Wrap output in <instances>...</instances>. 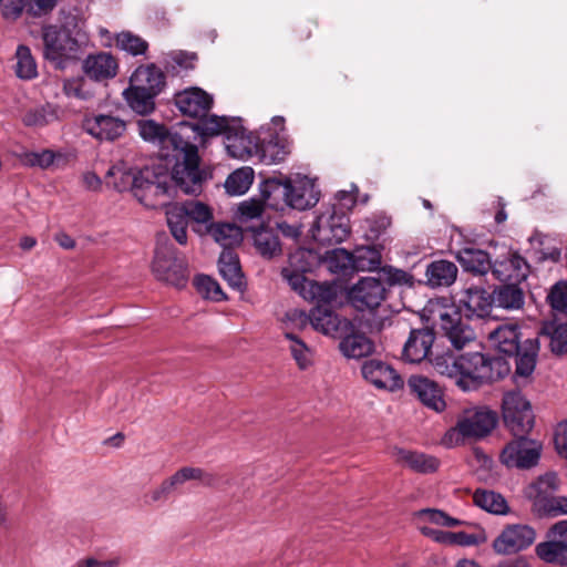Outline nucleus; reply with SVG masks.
I'll return each instance as SVG.
<instances>
[{
    "instance_id": "680f3d73",
    "label": "nucleus",
    "mask_w": 567,
    "mask_h": 567,
    "mask_svg": "<svg viewBox=\"0 0 567 567\" xmlns=\"http://www.w3.org/2000/svg\"><path fill=\"white\" fill-rule=\"evenodd\" d=\"M58 0H32L31 17L41 18L50 14L56 7Z\"/></svg>"
},
{
    "instance_id": "f704fd0d",
    "label": "nucleus",
    "mask_w": 567,
    "mask_h": 567,
    "mask_svg": "<svg viewBox=\"0 0 567 567\" xmlns=\"http://www.w3.org/2000/svg\"><path fill=\"white\" fill-rule=\"evenodd\" d=\"M340 287L334 282L312 281L307 290L306 300L317 303V307H330L339 297Z\"/></svg>"
},
{
    "instance_id": "69168bd1",
    "label": "nucleus",
    "mask_w": 567,
    "mask_h": 567,
    "mask_svg": "<svg viewBox=\"0 0 567 567\" xmlns=\"http://www.w3.org/2000/svg\"><path fill=\"white\" fill-rule=\"evenodd\" d=\"M484 538L476 534H467L464 532L453 533L452 545L472 546L482 543Z\"/></svg>"
},
{
    "instance_id": "f03ea898",
    "label": "nucleus",
    "mask_w": 567,
    "mask_h": 567,
    "mask_svg": "<svg viewBox=\"0 0 567 567\" xmlns=\"http://www.w3.org/2000/svg\"><path fill=\"white\" fill-rule=\"evenodd\" d=\"M520 327L514 321H502L487 331L491 346L506 357H515L516 370L514 380L516 384L526 382L533 374L539 342L537 338L522 340Z\"/></svg>"
},
{
    "instance_id": "79ce46f5",
    "label": "nucleus",
    "mask_w": 567,
    "mask_h": 567,
    "mask_svg": "<svg viewBox=\"0 0 567 567\" xmlns=\"http://www.w3.org/2000/svg\"><path fill=\"white\" fill-rule=\"evenodd\" d=\"M209 233L224 250H231L230 248L238 245L243 237L240 228L233 224L210 225Z\"/></svg>"
},
{
    "instance_id": "20e7f679",
    "label": "nucleus",
    "mask_w": 567,
    "mask_h": 567,
    "mask_svg": "<svg viewBox=\"0 0 567 567\" xmlns=\"http://www.w3.org/2000/svg\"><path fill=\"white\" fill-rule=\"evenodd\" d=\"M105 178L109 186L117 192H132L140 203L148 207L156 205L155 199L171 195L167 177L155 175L148 168L136 171L118 163L107 171Z\"/></svg>"
},
{
    "instance_id": "de8ad7c7",
    "label": "nucleus",
    "mask_w": 567,
    "mask_h": 567,
    "mask_svg": "<svg viewBox=\"0 0 567 567\" xmlns=\"http://www.w3.org/2000/svg\"><path fill=\"white\" fill-rule=\"evenodd\" d=\"M56 118V109L51 104H45L27 111L22 121L27 126L42 127L52 123Z\"/></svg>"
},
{
    "instance_id": "a211bd4d",
    "label": "nucleus",
    "mask_w": 567,
    "mask_h": 567,
    "mask_svg": "<svg viewBox=\"0 0 567 567\" xmlns=\"http://www.w3.org/2000/svg\"><path fill=\"white\" fill-rule=\"evenodd\" d=\"M213 102V96L197 86L185 89L174 95V104L178 111L184 116L192 118H202L208 115Z\"/></svg>"
},
{
    "instance_id": "37998d69",
    "label": "nucleus",
    "mask_w": 567,
    "mask_h": 567,
    "mask_svg": "<svg viewBox=\"0 0 567 567\" xmlns=\"http://www.w3.org/2000/svg\"><path fill=\"white\" fill-rule=\"evenodd\" d=\"M549 338V347L555 354L567 353V321L564 323L546 322L540 330Z\"/></svg>"
},
{
    "instance_id": "a18cd8bd",
    "label": "nucleus",
    "mask_w": 567,
    "mask_h": 567,
    "mask_svg": "<svg viewBox=\"0 0 567 567\" xmlns=\"http://www.w3.org/2000/svg\"><path fill=\"white\" fill-rule=\"evenodd\" d=\"M175 482L182 486L187 481H198L202 485L214 487L217 485L218 478L214 473L207 472L200 467L185 466L173 474Z\"/></svg>"
},
{
    "instance_id": "4d7b16f0",
    "label": "nucleus",
    "mask_w": 567,
    "mask_h": 567,
    "mask_svg": "<svg viewBox=\"0 0 567 567\" xmlns=\"http://www.w3.org/2000/svg\"><path fill=\"white\" fill-rule=\"evenodd\" d=\"M416 516L419 518H422L424 520H427L432 524L440 526L454 527L463 524L462 520L454 518L446 514L445 512L435 508L421 509L416 513Z\"/></svg>"
},
{
    "instance_id": "c03bdc74",
    "label": "nucleus",
    "mask_w": 567,
    "mask_h": 567,
    "mask_svg": "<svg viewBox=\"0 0 567 567\" xmlns=\"http://www.w3.org/2000/svg\"><path fill=\"white\" fill-rule=\"evenodd\" d=\"M254 181V171L250 167H243L233 172L225 182V189L231 196L245 194Z\"/></svg>"
},
{
    "instance_id": "5701e85b",
    "label": "nucleus",
    "mask_w": 567,
    "mask_h": 567,
    "mask_svg": "<svg viewBox=\"0 0 567 567\" xmlns=\"http://www.w3.org/2000/svg\"><path fill=\"white\" fill-rule=\"evenodd\" d=\"M493 276L502 282H520L528 276L529 267L517 252L508 254L503 259L492 264Z\"/></svg>"
},
{
    "instance_id": "aec40b11",
    "label": "nucleus",
    "mask_w": 567,
    "mask_h": 567,
    "mask_svg": "<svg viewBox=\"0 0 567 567\" xmlns=\"http://www.w3.org/2000/svg\"><path fill=\"white\" fill-rule=\"evenodd\" d=\"M82 127L99 141H115L124 134L126 123L112 114H90L83 118Z\"/></svg>"
},
{
    "instance_id": "bb28decb",
    "label": "nucleus",
    "mask_w": 567,
    "mask_h": 567,
    "mask_svg": "<svg viewBox=\"0 0 567 567\" xmlns=\"http://www.w3.org/2000/svg\"><path fill=\"white\" fill-rule=\"evenodd\" d=\"M165 74L155 64L138 66L130 78V84L155 94H159L165 86Z\"/></svg>"
},
{
    "instance_id": "bf43d9fd",
    "label": "nucleus",
    "mask_w": 567,
    "mask_h": 567,
    "mask_svg": "<svg viewBox=\"0 0 567 567\" xmlns=\"http://www.w3.org/2000/svg\"><path fill=\"white\" fill-rule=\"evenodd\" d=\"M179 486L175 482L174 476H169L168 478L164 480L159 486L154 488L148 494V503H158V502H165L169 497V495Z\"/></svg>"
},
{
    "instance_id": "dca6fc26",
    "label": "nucleus",
    "mask_w": 567,
    "mask_h": 567,
    "mask_svg": "<svg viewBox=\"0 0 567 567\" xmlns=\"http://www.w3.org/2000/svg\"><path fill=\"white\" fill-rule=\"evenodd\" d=\"M386 298V287L378 278H361L348 291L349 302L359 311H373L381 306Z\"/></svg>"
},
{
    "instance_id": "13d9d810",
    "label": "nucleus",
    "mask_w": 567,
    "mask_h": 567,
    "mask_svg": "<svg viewBox=\"0 0 567 567\" xmlns=\"http://www.w3.org/2000/svg\"><path fill=\"white\" fill-rule=\"evenodd\" d=\"M547 300L556 312L567 313V282L555 284L547 296Z\"/></svg>"
},
{
    "instance_id": "ddd939ff",
    "label": "nucleus",
    "mask_w": 567,
    "mask_h": 567,
    "mask_svg": "<svg viewBox=\"0 0 567 567\" xmlns=\"http://www.w3.org/2000/svg\"><path fill=\"white\" fill-rule=\"evenodd\" d=\"M152 269L158 280L177 288L184 287L188 279L185 260L178 258L168 246L157 245Z\"/></svg>"
},
{
    "instance_id": "6ab92c4d",
    "label": "nucleus",
    "mask_w": 567,
    "mask_h": 567,
    "mask_svg": "<svg viewBox=\"0 0 567 567\" xmlns=\"http://www.w3.org/2000/svg\"><path fill=\"white\" fill-rule=\"evenodd\" d=\"M559 487V480L553 472L539 476L535 482L525 488V496L532 502L533 512L539 517H544L551 501L556 497L554 494Z\"/></svg>"
},
{
    "instance_id": "864d4df0",
    "label": "nucleus",
    "mask_w": 567,
    "mask_h": 567,
    "mask_svg": "<svg viewBox=\"0 0 567 567\" xmlns=\"http://www.w3.org/2000/svg\"><path fill=\"white\" fill-rule=\"evenodd\" d=\"M197 291L205 298L220 301L225 299V295L216 280L209 276L200 275L195 278Z\"/></svg>"
},
{
    "instance_id": "58836bf2",
    "label": "nucleus",
    "mask_w": 567,
    "mask_h": 567,
    "mask_svg": "<svg viewBox=\"0 0 567 567\" xmlns=\"http://www.w3.org/2000/svg\"><path fill=\"white\" fill-rule=\"evenodd\" d=\"M339 347L347 358L353 359L367 357L373 351V343L369 338L360 333H353L344 337Z\"/></svg>"
},
{
    "instance_id": "e2e57ef3",
    "label": "nucleus",
    "mask_w": 567,
    "mask_h": 567,
    "mask_svg": "<svg viewBox=\"0 0 567 567\" xmlns=\"http://www.w3.org/2000/svg\"><path fill=\"white\" fill-rule=\"evenodd\" d=\"M367 255H370L369 258H365V256L360 255L357 259L355 267L360 270H374L380 266V257L379 255L373 250H367L364 251Z\"/></svg>"
},
{
    "instance_id": "f257e3e1",
    "label": "nucleus",
    "mask_w": 567,
    "mask_h": 567,
    "mask_svg": "<svg viewBox=\"0 0 567 567\" xmlns=\"http://www.w3.org/2000/svg\"><path fill=\"white\" fill-rule=\"evenodd\" d=\"M138 132L144 141L158 143L163 147H172L175 152V164L172 168L171 181L175 187L188 195H198L203 190V184L207 176L199 167L198 148L195 144L176 131H167L152 120L138 122Z\"/></svg>"
},
{
    "instance_id": "9d476101",
    "label": "nucleus",
    "mask_w": 567,
    "mask_h": 567,
    "mask_svg": "<svg viewBox=\"0 0 567 567\" xmlns=\"http://www.w3.org/2000/svg\"><path fill=\"white\" fill-rule=\"evenodd\" d=\"M166 219L173 237L178 244L185 245L188 221L207 225L212 223L213 214L207 205L190 200L171 206L166 212Z\"/></svg>"
},
{
    "instance_id": "4c0bfd02",
    "label": "nucleus",
    "mask_w": 567,
    "mask_h": 567,
    "mask_svg": "<svg viewBox=\"0 0 567 567\" xmlns=\"http://www.w3.org/2000/svg\"><path fill=\"white\" fill-rule=\"evenodd\" d=\"M473 499L476 506L488 513L506 515L509 512L506 499L494 491L477 489L473 495Z\"/></svg>"
},
{
    "instance_id": "72a5a7b5",
    "label": "nucleus",
    "mask_w": 567,
    "mask_h": 567,
    "mask_svg": "<svg viewBox=\"0 0 567 567\" xmlns=\"http://www.w3.org/2000/svg\"><path fill=\"white\" fill-rule=\"evenodd\" d=\"M492 295L493 305L504 309H519L524 305V293L517 282H509L496 288Z\"/></svg>"
},
{
    "instance_id": "393cba45",
    "label": "nucleus",
    "mask_w": 567,
    "mask_h": 567,
    "mask_svg": "<svg viewBox=\"0 0 567 567\" xmlns=\"http://www.w3.org/2000/svg\"><path fill=\"white\" fill-rule=\"evenodd\" d=\"M246 233L250 234L255 249L264 258L271 259L281 254L280 239L272 228L265 226L262 223L247 225Z\"/></svg>"
},
{
    "instance_id": "39448f33",
    "label": "nucleus",
    "mask_w": 567,
    "mask_h": 567,
    "mask_svg": "<svg viewBox=\"0 0 567 567\" xmlns=\"http://www.w3.org/2000/svg\"><path fill=\"white\" fill-rule=\"evenodd\" d=\"M227 150L234 157L255 155L267 165L282 162L290 153L289 142L279 133H267L258 137L244 128L236 132L234 143L227 144Z\"/></svg>"
},
{
    "instance_id": "4468645a",
    "label": "nucleus",
    "mask_w": 567,
    "mask_h": 567,
    "mask_svg": "<svg viewBox=\"0 0 567 567\" xmlns=\"http://www.w3.org/2000/svg\"><path fill=\"white\" fill-rule=\"evenodd\" d=\"M517 439L506 444L501 453V461L507 467L530 468L537 465L542 444L538 441L527 439L525 434L515 435Z\"/></svg>"
},
{
    "instance_id": "338daca9",
    "label": "nucleus",
    "mask_w": 567,
    "mask_h": 567,
    "mask_svg": "<svg viewBox=\"0 0 567 567\" xmlns=\"http://www.w3.org/2000/svg\"><path fill=\"white\" fill-rule=\"evenodd\" d=\"M336 199L338 202L337 207L338 210H350L357 202V197L352 192L340 190L336 195Z\"/></svg>"
},
{
    "instance_id": "cd10ccee",
    "label": "nucleus",
    "mask_w": 567,
    "mask_h": 567,
    "mask_svg": "<svg viewBox=\"0 0 567 567\" xmlns=\"http://www.w3.org/2000/svg\"><path fill=\"white\" fill-rule=\"evenodd\" d=\"M84 73L92 80L103 81L112 79L117 72V62L112 54L101 52L89 55L83 64Z\"/></svg>"
},
{
    "instance_id": "1a4fd4ad",
    "label": "nucleus",
    "mask_w": 567,
    "mask_h": 567,
    "mask_svg": "<svg viewBox=\"0 0 567 567\" xmlns=\"http://www.w3.org/2000/svg\"><path fill=\"white\" fill-rule=\"evenodd\" d=\"M429 320L439 327L456 349H463L475 339L472 328L462 322L460 310L454 305L431 301L426 307Z\"/></svg>"
},
{
    "instance_id": "5fc2aeb1",
    "label": "nucleus",
    "mask_w": 567,
    "mask_h": 567,
    "mask_svg": "<svg viewBox=\"0 0 567 567\" xmlns=\"http://www.w3.org/2000/svg\"><path fill=\"white\" fill-rule=\"evenodd\" d=\"M305 274L306 272L295 270L289 266L282 268L281 270L282 278L288 282L291 289L298 292L303 299L308 288L312 282V280L306 278Z\"/></svg>"
},
{
    "instance_id": "7ed1b4c3",
    "label": "nucleus",
    "mask_w": 567,
    "mask_h": 567,
    "mask_svg": "<svg viewBox=\"0 0 567 567\" xmlns=\"http://www.w3.org/2000/svg\"><path fill=\"white\" fill-rule=\"evenodd\" d=\"M81 24L82 19L76 9H61L59 23L42 25L44 59L58 68H63L66 61L74 59L85 38Z\"/></svg>"
},
{
    "instance_id": "473e14b6",
    "label": "nucleus",
    "mask_w": 567,
    "mask_h": 567,
    "mask_svg": "<svg viewBox=\"0 0 567 567\" xmlns=\"http://www.w3.org/2000/svg\"><path fill=\"white\" fill-rule=\"evenodd\" d=\"M535 553L539 559L548 564L567 566V542L549 538L536 545Z\"/></svg>"
},
{
    "instance_id": "e433bc0d",
    "label": "nucleus",
    "mask_w": 567,
    "mask_h": 567,
    "mask_svg": "<svg viewBox=\"0 0 567 567\" xmlns=\"http://www.w3.org/2000/svg\"><path fill=\"white\" fill-rule=\"evenodd\" d=\"M158 94L135 87L130 84L124 91V97L130 107L137 114L146 115L155 109V97Z\"/></svg>"
},
{
    "instance_id": "423d86ee",
    "label": "nucleus",
    "mask_w": 567,
    "mask_h": 567,
    "mask_svg": "<svg viewBox=\"0 0 567 567\" xmlns=\"http://www.w3.org/2000/svg\"><path fill=\"white\" fill-rule=\"evenodd\" d=\"M458 369V388L463 391L502 379L509 370L502 358H491L480 352L460 354Z\"/></svg>"
},
{
    "instance_id": "412c9836",
    "label": "nucleus",
    "mask_w": 567,
    "mask_h": 567,
    "mask_svg": "<svg viewBox=\"0 0 567 567\" xmlns=\"http://www.w3.org/2000/svg\"><path fill=\"white\" fill-rule=\"evenodd\" d=\"M460 309L467 318H485L493 308L492 295L482 287L471 285L458 296Z\"/></svg>"
},
{
    "instance_id": "2eb2a0df",
    "label": "nucleus",
    "mask_w": 567,
    "mask_h": 567,
    "mask_svg": "<svg viewBox=\"0 0 567 567\" xmlns=\"http://www.w3.org/2000/svg\"><path fill=\"white\" fill-rule=\"evenodd\" d=\"M536 530L526 524H508L493 540L492 547L499 555H513L530 547L536 540Z\"/></svg>"
},
{
    "instance_id": "774afa93",
    "label": "nucleus",
    "mask_w": 567,
    "mask_h": 567,
    "mask_svg": "<svg viewBox=\"0 0 567 567\" xmlns=\"http://www.w3.org/2000/svg\"><path fill=\"white\" fill-rule=\"evenodd\" d=\"M547 537L567 542V519L555 523L548 529Z\"/></svg>"
},
{
    "instance_id": "9b49d317",
    "label": "nucleus",
    "mask_w": 567,
    "mask_h": 567,
    "mask_svg": "<svg viewBox=\"0 0 567 567\" xmlns=\"http://www.w3.org/2000/svg\"><path fill=\"white\" fill-rule=\"evenodd\" d=\"M311 234L315 240L327 245L344 241L350 235V220L347 213L338 210L337 205H332L316 218Z\"/></svg>"
},
{
    "instance_id": "f8f14e48",
    "label": "nucleus",
    "mask_w": 567,
    "mask_h": 567,
    "mask_svg": "<svg viewBox=\"0 0 567 567\" xmlns=\"http://www.w3.org/2000/svg\"><path fill=\"white\" fill-rule=\"evenodd\" d=\"M503 419L513 435L528 433L534 426V414L529 401L520 391H509L503 396Z\"/></svg>"
},
{
    "instance_id": "b1692460",
    "label": "nucleus",
    "mask_w": 567,
    "mask_h": 567,
    "mask_svg": "<svg viewBox=\"0 0 567 567\" xmlns=\"http://www.w3.org/2000/svg\"><path fill=\"white\" fill-rule=\"evenodd\" d=\"M434 339V332L430 328L412 329L403 347V359L411 363L421 362L427 358Z\"/></svg>"
},
{
    "instance_id": "c9c22d12",
    "label": "nucleus",
    "mask_w": 567,
    "mask_h": 567,
    "mask_svg": "<svg viewBox=\"0 0 567 567\" xmlns=\"http://www.w3.org/2000/svg\"><path fill=\"white\" fill-rule=\"evenodd\" d=\"M430 361L436 373L454 380L455 384L458 386L460 354H456L451 350H446L435 353Z\"/></svg>"
},
{
    "instance_id": "3c124183",
    "label": "nucleus",
    "mask_w": 567,
    "mask_h": 567,
    "mask_svg": "<svg viewBox=\"0 0 567 567\" xmlns=\"http://www.w3.org/2000/svg\"><path fill=\"white\" fill-rule=\"evenodd\" d=\"M32 0H0V14L6 21H17L27 13L31 17Z\"/></svg>"
},
{
    "instance_id": "c85d7f7f",
    "label": "nucleus",
    "mask_w": 567,
    "mask_h": 567,
    "mask_svg": "<svg viewBox=\"0 0 567 567\" xmlns=\"http://www.w3.org/2000/svg\"><path fill=\"white\" fill-rule=\"evenodd\" d=\"M393 455L399 463H402L412 471L422 474L433 473L439 468L440 465V462L436 457L421 452L395 447Z\"/></svg>"
},
{
    "instance_id": "8fccbe9b",
    "label": "nucleus",
    "mask_w": 567,
    "mask_h": 567,
    "mask_svg": "<svg viewBox=\"0 0 567 567\" xmlns=\"http://www.w3.org/2000/svg\"><path fill=\"white\" fill-rule=\"evenodd\" d=\"M285 337L290 340V352L296 363L301 370L308 369L312 364V352L307 344L291 332H286Z\"/></svg>"
},
{
    "instance_id": "f3484780",
    "label": "nucleus",
    "mask_w": 567,
    "mask_h": 567,
    "mask_svg": "<svg viewBox=\"0 0 567 567\" xmlns=\"http://www.w3.org/2000/svg\"><path fill=\"white\" fill-rule=\"evenodd\" d=\"M361 373L365 381L377 389L394 392L401 390L404 381L396 370L389 363L370 359L362 363Z\"/></svg>"
},
{
    "instance_id": "0eeeda50",
    "label": "nucleus",
    "mask_w": 567,
    "mask_h": 567,
    "mask_svg": "<svg viewBox=\"0 0 567 567\" xmlns=\"http://www.w3.org/2000/svg\"><path fill=\"white\" fill-rule=\"evenodd\" d=\"M497 414L485 408L465 410L457 419L455 426L451 427L442 437V443L452 447L465 440H481L487 436L496 426Z\"/></svg>"
},
{
    "instance_id": "c756f323",
    "label": "nucleus",
    "mask_w": 567,
    "mask_h": 567,
    "mask_svg": "<svg viewBox=\"0 0 567 567\" xmlns=\"http://www.w3.org/2000/svg\"><path fill=\"white\" fill-rule=\"evenodd\" d=\"M458 269L449 260H434L426 267V282L432 288L450 287L456 280Z\"/></svg>"
},
{
    "instance_id": "603ef678",
    "label": "nucleus",
    "mask_w": 567,
    "mask_h": 567,
    "mask_svg": "<svg viewBox=\"0 0 567 567\" xmlns=\"http://www.w3.org/2000/svg\"><path fill=\"white\" fill-rule=\"evenodd\" d=\"M20 163L28 167L48 168L54 162L55 155L52 151L23 152L18 155Z\"/></svg>"
},
{
    "instance_id": "7c9ffc66",
    "label": "nucleus",
    "mask_w": 567,
    "mask_h": 567,
    "mask_svg": "<svg viewBox=\"0 0 567 567\" xmlns=\"http://www.w3.org/2000/svg\"><path fill=\"white\" fill-rule=\"evenodd\" d=\"M456 259L466 271L485 275L492 269L489 255L477 248L465 247L457 251Z\"/></svg>"
},
{
    "instance_id": "a878e982",
    "label": "nucleus",
    "mask_w": 567,
    "mask_h": 567,
    "mask_svg": "<svg viewBox=\"0 0 567 567\" xmlns=\"http://www.w3.org/2000/svg\"><path fill=\"white\" fill-rule=\"evenodd\" d=\"M291 318H299L302 322L310 319L312 327L327 336H334L341 323L350 324L348 320H341L330 308L316 307L311 310L309 317L302 311L295 310Z\"/></svg>"
},
{
    "instance_id": "09e8293b",
    "label": "nucleus",
    "mask_w": 567,
    "mask_h": 567,
    "mask_svg": "<svg viewBox=\"0 0 567 567\" xmlns=\"http://www.w3.org/2000/svg\"><path fill=\"white\" fill-rule=\"evenodd\" d=\"M319 255L306 248H298L289 255V267L301 272H311L319 265Z\"/></svg>"
},
{
    "instance_id": "6e6552de",
    "label": "nucleus",
    "mask_w": 567,
    "mask_h": 567,
    "mask_svg": "<svg viewBox=\"0 0 567 567\" xmlns=\"http://www.w3.org/2000/svg\"><path fill=\"white\" fill-rule=\"evenodd\" d=\"M260 195L267 205L275 209L279 208L277 198H284L288 207L298 210L311 208L319 200L313 185H292L290 182L281 183L277 179L265 181L260 187Z\"/></svg>"
},
{
    "instance_id": "ea45409f",
    "label": "nucleus",
    "mask_w": 567,
    "mask_h": 567,
    "mask_svg": "<svg viewBox=\"0 0 567 567\" xmlns=\"http://www.w3.org/2000/svg\"><path fill=\"white\" fill-rule=\"evenodd\" d=\"M199 123L195 126V130L199 131L203 135H218L226 134L228 144L234 143L235 135L231 133V128L229 125V121L226 117H219L216 115H206L205 117L199 118ZM240 130H236L239 132Z\"/></svg>"
},
{
    "instance_id": "2f4dec72",
    "label": "nucleus",
    "mask_w": 567,
    "mask_h": 567,
    "mask_svg": "<svg viewBox=\"0 0 567 567\" xmlns=\"http://www.w3.org/2000/svg\"><path fill=\"white\" fill-rule=\"evenodd\" d=\"M219 272L231 288L240 289L244 285L237 255L233 250H223L218 260Z\"/></svg>"
},
{
    "instance_id": "0e129e2a",
    "label": "nucleus",
    "mask_w": 567,
    "mask_h": 567,
    "mask_svg": "<svg viewBox=\"0 0 567 567\" xmlns=\"http://www.w3.org/2000/svg\"><path fill=\"white\" fill-rule=\"evenodd\" d=\"M559 515H567V496H556L544 517H556Z\"/></svg>"
},
{
    "instance_id": "4be33fe9",
    "label": "nucleus",
    "mask_w": 567,
    "mask_h": 567,
    "mask_svg": "<svg viewBox=\"0 0 567 567\" xmlns=\"http://www.w3.org/2000/svg\"><path fill=\"white\" fill-rule=\"evenodd\" d=\"M408 385L411 392L429 409L442 412L446 403L439 385L426 377L412 375Z\"/></svg>"
},
{
    "instance_id": "a19ab883",
    "label": "nucleus",
    "mask_w": 567,
    "mask_h": 567,
    "mask_svg": "<svg viewBox=\"0 0 567 567\" xmlns=\"http://www.w3.org/2000/svg\"><path fill=\"white\" fill-rule=\"evenodd\" d=\"M16 75L21 80H33L38 76L37 62L29 47L24 44L18 45L16 50Z\"/></svg>"
},
{
    "instance_id": "49530a36",
    "label": "nucleus",
    "mask_w": 567,
    "mask_h": 567,
    "mask_svg": "<svg viewBox=\"0 0 567 567\" xmlns=\"http://www.w3.org/2000/svg\"><path fill=\"white\" fill-rule=\"evenodd\" d=\"M261 198H264L261 196ZM265 206H268L265 199H248L238 205L237 218L246 228L247 225H259L257 221L261 219Z\"/></svg>"
},
{
    "instance_id": "6e6d98bb",
    "label": "nucleus",
    "mask_w": 567,
    "mask_h": 567,
    "mask_svg": "<svg viewBox=\"0 0 567 567\" xmlns=\"http://www.w3.org/2000/svg\"><path fill=\"white\" fill-rule=\"evenodd\" d=\"M116 44L123 51L132 55L144 54L147 50V42L131 32H122L116 38Z\"/></svg>"
},
{
    "instance_id": "052dcab7",
    "label": "nucleus",
    "mask_w": 567,
    "mask_h": 567,
    "mask_svg": "<svg viewBox=\"0 0 567 567\" xmlns=\"http://www.w3.org/2000/svg\"><path fill=\"white\" fill-rule=\"evenodd\" d=\"M554 444L557 453L567 458V421L560 422L554 434Z\"/></svg>"
}]
</instances>
